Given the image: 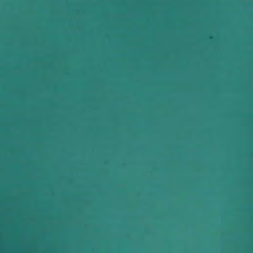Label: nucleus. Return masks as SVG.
<instances>
[{
    "label": "nucleus",
    "mask_w": 253,
    "mask_h": 253,
    "mask_svg": "<svg viewBox=\"0 0 253 253\" xmlns=\"http://www.w3.org/2000/svg\"><path fill=\"white\" fill-rule=\"evenodd\" d=\"M212 38V37L211 36H210V37H209V39H211Z\"/></svg>",
    "instance_id": "f257e3e1"
}]
</instances>
